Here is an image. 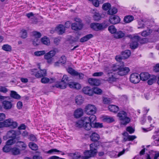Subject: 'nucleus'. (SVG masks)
<instances>
[{
    "mask_svg": "<svg viewBox=\"0 0 159 159\" xmlns=\"http://www.w3.org/2000/svg\"><path fill=\"white\" fill-rule=\"evenodd\" d=\"M16 137V132L14 130H11L8 131L6 135L7 139H15Z\"/></svg>",
    "mask_w": 159,
    "mask_h": 159,
    "instance_id": "obj_13",
    "label": "nucleus"
},
{
    "mask_svg": "<svg viewBox=\"0 0 159 159\" xmlns=\"http://www.w3.org/2000/svg\"><path fill=\"white\" fill-rule=\"evenodd\" d=\"M16 142L15 140H8L6 144L10 146L14 144Z\"/></svg>",
    "mask_w": 159,
    "mask_h": 159,
    "instance_id": "obj_57",
    "label": "nucleus"
},
{
    "mask_svg": "<svg viewBox=\"0 0 159 159\" xmlns=\"http://www.w3.org/2000/svg\"><path fill=\"white\" fill-rule=\"evenodd\" d=\"M2 49L6 51L10 52L11 50V47L10 45L6 44L2 46Z\"/></svg>",
    "mask_w": 159,
    "mask_h": 159,
    "instance_id": "obj_37",
    "label": "nucleus"
},
{
    "mask_svg": "<svg viewBox=\"0 0 159 159\" xmlns=\"http://www.w3.org/2000/svg\"><path fill=\"white\" fill-rule=\"evenodd\" d=\"M29 146L30 148L34 150H37L38 148L37 145L33 143H30Z\"/></svg>",
    "mask_w": 159,
    "mask_h": 159,
    "instance_id": "obj_43",
    "label": "nucleus"
},
{
    "mask_svg": "<svg viewBox=\"0 0 159 159\" xmlns=\"http://www.w3.org/2000/svg\"><path fill=\"white\" fill-rule=\"evenodd\" d=\"M108 109L110 111L114 113H116L119 110V108L117 106L114 105H109Z\"/></svg>",
    "mask_w": 159,
    "mask_h": 159,
    "instance_id": "obj_26",
    "label": "nucleus"
},
{
    "mask_svg": "<svg viewBox=\"0 0 159 159\" xmlns=\"http://www.w3.org/2000/svg\"><path fill=\"white\" fill-rule=\"evenodd\" d=\"M152 32V30L148 28L147 30H143L141 32V35L143 36L146 37L150 35Z\"/></svg>",
    "mask_w": 159,
    "mask_h": 159,
    "instance_id": "obj_25",
    "label": "nucleus"
},
{
    "mask_svg": "<svg viewBox=\"0 0 159 159\" xmlns=\"http://www.w3.org/2000/svg\"><path fill=\"white\" fill-rule=\"evenodd\" d=\"M104 0H92L93 5L96 7H98L99 5V2H102Z\"/></svg>",
    "mask_w": 159,
    "mask_h": 159,
    "instance_id": "obj_46",
    "label": "nucleus"
},
{
    "mask_svg": "<svg viewBox=\"0 0 159 159\" xmlns=\"http://www.w3.org/2000/svg\"><path fill=\"white\" fill-rule=\"evenodd\" d=\"M150 77V75L148 72L142 73L139 75L140 80L143 81L147 80Z\"/></svg>",
    "mask_w": 159,
    "mask_h": 159,
    "instance_id": "obj_19",
    "label": "nucleus"
},
{
    "mask_svg": "<svg viewBox=\"0 0 159 159\" xmlns=\"http://www.w3.org/2000/svg\"><path fill=\"white\" fill-rule=\"evenodd\" d=\"M129 71L128 67H122L119 65H116L113 66L111 70L108 71L107 80L111 83L115 82L119 78V75L122 76L126 75Z\"/></svg>",
    "mask_w": 159,
    "mask_h": 159,
    "instance_id": "obj_2",
    "label": "nucleus"
},
{
    "mask_svg": "<svg viewBox=\"0 0 159 159\" xmlns=\"http://www.w3.org/2000/svg\"><path fill=\"white\" fill-rule=\"evenodd\" d=\"M120 20V19L118 16L116 15H111L109 17L108 21L112 24H116L119 23Z\"/></svg>",
    "mask_w": 159,
    "mask_h": 159,
    "instance_id": "obj_12",
    "label": "nucleus"
},
{
    "mask_svg": "<svg viewBox=\"0 0 159 159\" xmlns=\"http://www.w3.org/2000/svg\"><path fill=\"white\" fill-rule=\"evenodd\" d=\"M3 150L5 152H9L11 149V147L8 145L6 144V145L3 148Z\"/></svg>",
    "mask_w": 159,
    "mask_h": 159,
    "instance_id": "obj_50",
    "label": "nucleus"
},
{
    "mask_svg": "<svg viewBox=\"0 0 159 159\" xmlns=\"http://www.w3.org/2000/svg\"><path fill=\"white\" fill-rule=\"evenodd\" d=\"M108 30L111 34H115L116 32V29L113 25L109 26L108 28Z\"/></svg>",
    "mask_w": 159,
    "mask_h": 159,
    "instance_id": "obj_38",
    "label": "nucleus"
},
{
    "mask_svg": "<svg viewBox=\"0 0 159 159\" xmlns=\"http://www.w3.org/2000/svg\"><path fill=\"white\" fill-rule=\"evenodd\" d=\"M69 87L71 88H74L77 89H80L81 88V85L78 83L71 82L69 84Z\"/></svg>",
    "mask_w": 159,
    "mask_h": 159,
    "instance_id": "obj_21",
    "label": "nucleus"
},
{
    "mask_svg": "<svg viewBox=\"0 0 159 159\" xmlns=\"http://www.w3.org/2000/svg\"><path fill=\"white\" fill-rule=\"evenodd\" d=\"M41 81L43 84H47L49 82V79L47 77H43L41 79Z\"/></svg>",
    "mask_w": 159,
    "mask_h": 159,
    "instance_id": "obj_53",
    "label": "nucleus"
},
{
    "mask_svg": "<svg viewBox=\"0 0 159 159\" xmlns=\"http://www.w3.org/2000/svg\"><path fill=\"white\" fill-rule=\"evenodd\" d=\"M88 81L89 84L92 85L98 86L100 84L99 80L96 79L90 78L88 79Z\"/></svg>",
    "mask_w": 159,
    "mask_h": 159,
    "instance_id": "obj_16",
    "label": "nucleus"
},
{
    "mask_svg": "<svg viewBox=\"0 0 159 159\" xmlns=\"http://www.w3.org/2000/svg\"><path fill=\"white\" fill-rule=\"evenodd\" d=\"M125 35L124 33L121 31H119L114 34V37L116 39H120L123 37Z\"/></svg>",
    "mask_w": 159,
    "mask_h": 159,
    "instance_id": "obj_30",
    "label": "nucleus"
},
{
    "mask_svg": "<svg viewBox=\"0 0 159 159\" xmlns=\"http://www.w3.org/2000/svg\"><path fill=\"white\" fill-rule=\"evenodd\" d=\"M83 25L82 24L74 23L72 24L71 27L72 30L75 31H78L81 30L82 28Z\"/></svg>",
    "mask_w": 159,
    "mask_h": 159,
    "instance_id": "obj_15",
    "label": "nucleus"
},
{
    "mask_svg": "<svg viewBox=\"0 0 159 159\" xmlns=\"http://www.w3.org/2000/svg\"><path fill=\"white\" fill-rule=\"evenodd\" d=\"M154 78H151L148 81L147 83L149 85H152L154 83Z\"/></svg>",
    "mask_w": 159,
    "mask_h": 159,
    "instance_id": "obj_62",
    "label": "nucleus"
},
{
    "mask_svg": "<svg viewBox=\"0 0 159 159\" xmlns=\"http://www.w3.org/2000/svg\"><path fill=\"white\" fill-rule=\"evenodd\" d=\"M83 114V110L81 108L77 109L74 112V116L76 118H79L82 116Z\"/></svg>",
    "mask_w": 159,
    "mask_h": 159,
    "instance_id": "obj_18",
    "label": "nucleus"
},
{
    "mask_svg": "<svg viewBox=\"0 0 159 159\" xmlns=\"http://www.w3.org/2000/svg\"><path fill=\"white\" fill-rule=\"evenodd\" d=\"M4 121L6 127H10L11 128L14 129L16 128L17 126V123L16 121H13L11 119L6 120Z\"/></svg>",
    "mask_w": 159,
    "mask_h": 159,
    "instance_id": "obj_9",
    "label": "nucleus"
},
{
    "mask_svg": "<svg viewBox=\"0 0 159 159\" xmlns=\"http://www.w3.org/2000/svg\"><path fill=\"white\" fill-rule=\"evenodd\" d=\"M59 34H62L65 33V27L61 24L58 25L55 29Z\"/></svg>",
    "mask_w": 159,
    "mask_h": 159,
    "instance_id": "obj_14",
    "label": "nucleus"
},
{
    "mask_svg": "<svg viewBox=\"0 0 159 159\" xmlns=\"http://www.w3.org/2000/svg\"><path fill=\"white\" fill-rule=\"evenodd\" d=\"M96 119L95 115L82 117L75 122V126L78 128H83L87 130H90L92 127L96 128H102L103 126L102 123L94 122Z\"/></svg>",
    "mask_w": 159,
    "mask_h": 159,
    "instance_id": "obj_1",
    "label": "nucleus"
},
{
    "mask_svg": "<svg viewBox=\"0 0 159 159\" xmlns=\"http://www.w3.org/2000/svg\"><path fill=\"white\" fill-rule=\"evenodd\" d=\"M75 102L78 105L82 104L84 102L83 98L81 95L77 96L75 98Z\"/></svg>",
    "mask_w": 159,
    "mask_h": 159,
    "instance_id": "obj_28",
    "label": "nucleus"
},
{
    "mask_svg": "<svg viewBox=\"0 0 159 159\" xmlns=\"http://www.w3.org/2000/svg\"><path fill=\"white\" fill-rule=\"evenodd\" d=\"M104 73L102 72H95L93 74V76H101L103 75Z\"/></svg>",
    "mask_w": 159,
    "mask_h": 159,
    "instance_id": "obj_58",
    "label": "nucleus"
},
{
    "mask_svg": "<svg viewBox=\"0 0 159 159\" xmlns=\"http://www.w3.org/2000/svg\"><path fill=\"white\" fill-rule=\"evenodd\" d=\"M117 12V9L114 7L110 8L108 11L107 13L109 15H113L116 14Z\"/></svg>",
    "mask_w": 159,
    "mask_h": 159,
    "instance_id": "obj_35",
    "label": "nucleus"
},
{
    "mask_svg": "<svg viewBox=\"0 0 159 159\" xmlns=\"http://www.w3.org/2000/svg\"><path fill=\"white\" fill-rule=\"evenodd\" d=\"M134 20L133 16L130 15L127 16L124 18V21L126 23H129L131 22Z\"/></svg>",
    "mask_w": 159,
    "mask_h": 159,
    "instance_id": "obj_33",
    "label": "nucleus"
},
{
    "mask_svg": "<svg viewBox=\"0 0 159 159\" xmlns=\"http://www.w3.org/2000/svg\"><path fill=\"white\" fill-rule=\"evenodd\" d=\"M97 109L95 106L93 105L88 104L85 108V112L88 115L90 116L94 115Z\"/></svg>",
    "mask_w": 159,
    "mask_h": 159,
    "instance_id": "obj_7",
    "label": "nucleus"
},
{
    "mask_svg": "<svg viewBox=\"0 0 159 159\" xmlns=\"http://www.w3.org/2000/svg\"><path fill=\"white\" fill-rule=\"evenodd\" d=\"M111 6V5L109 3H105L103 5L102 8L104 10L107 11L110 8Z\"/></svg>",
    "mask_w": 159,
    "mask_h": 159,
    "instance_id": "obj_45",
    "label": "nucleus"
},
{
    "mask_svg": "<svg viewBox=\"0 0 159 159\" xmlns=\"http://www.w3.org/2000/svg\"><path fill=\"white\" fill-rule=\"evenodd\" d=\"M46 70L45 69L43 70H40L38 71L35 74V76L37 78H40L42 77H44L46 75Z\"/></svg>",
    "mask_w": 159,
    "mask_h": 159,
    "instance_id": "obj_17",
    "label": "nucleus"
},
{
    "mask_svg": "<svg viewBox=\"0 0 159 159\" xmlns=\"http://www.w3.org/2000/svg\"><path fill=\"white\" fill-rule=\"evenodd\" d=\"M111 102L110 99L107 98H104L103 99V102L104 104H109Z\"/></svg>",
    "mask_w": 159,
    "mask_h": 159,
    "instance_id": "obj_61",
    "label": "nucleus"
},
{
    "mask_svg": "<svg viewBox=\"0 0 159 159\" xmlns=\"http://www.w3.org/2000/svg\"><path fill=\"white\" fill-rule=\"evenodd\" d=\"M56 53L55 51L54 50H51L48 53L45 54L44 58L47 60L48 63L51 64L52 63V57L55 56Z\"/></svg>",
    "mask_w": 159,
    "mask_h": 159,
    "instance_id": "obj_8",
    "label": "nucleus"
},
{
    "mask_svg": "<svg viewBox=\"0 0 159 159\" xmlns=\"http://www.w3.org/2000/svg\"><path fill=\"white\" fill-rule=\"evenodd\" d=\"M75 76H78L79 79H82L84 77V75L82 73H79L78 72V73L77 74V75H75Z\"/></svg>",
    "mask_w": 159,
    "mask_h": 159,
    "instance_id": "obj_64",
    "label": "nucleus"
},
{
    "mask_svg": "<svg viewBox=\"0 0 159 159\" xmlns=\"http://www.w3.org/2000/svg\"><path fill=\"white\" fill-rule=\"evenodd\" d=\"M67 71L69 73L74 76L76 75L78 73V72L76 71L72 68L70 67H68V68L67 69Z\"/></svg>",
    "mask_w": 159,
    "mask_h": 159,
    "instance_id": "obj_34",
    "label": "nucleus"
},
{
    "mask_svg": "<svg viewBox=\"0 0 159 159\" xmlns=\"http://www.w3.org/2000/svg\"><path fill=\"white\" fill-rule=\"evenodd\" d=\"M8 90L6 87L0 86V92L4 93H7Z\"/></svg>",
    "mask_w": 159,
    "mask_h": 159,
    "instance_id": "obj_52",
    "label": "nucleus"
},
{
    "mask_svg": "<svg viewBox=\"0 0 159 159\" xmlns=\"http://www.w3.org/2000/svg\"><path fill=\"white\" fill-rule=\"evenodd\" d=\"M83 91L84 94L89 96H92L93 95V89L89 87H84L83 89Z\"/></svg>",
    "mask_w": 159,
    "mask_h": 159,
    "instance_id": "obj_20",
    "label": "nucleus"
},
{
    "mask_svg": "<svg viewBox=\"0 0 159 159\" xmlns=\"http://www.w3.org/2000/svg\"><path fill=\"white\" fill-rule=\"evenodd\" d=\"M32 33L33 36L36 38V39H38L41 36V34L39 32L34 31L32 32Z\"/></svg>",
    "mask_w": 159,
    "mask_h": 159,
    "instance_id": "obj_48",
    "label": "nucleus"
},
{
    "mask_svg": "<svg viewBox=\"0 0 159 159\" xmlns=\"http://www.w3.org/2000/svg\"><path fill=\"white\" fill-rule=\"evenodd\" d=\"M16 146L19 147H21L23 148L22 150H25L27 146L25 144L21 141L17 142L16 143Z\"/></svg>",
    "mask_w": 159,
    "mask_h": 159,
    "instance_id": "obj_42",
    "label": "nucleus"
},
{
    "mask_svg": "<svg viewBox=\"0 0 159 159\" xmlns=\"http://www.w3.org/2000/svg\"><path fill=\"white\" fill-rule=\"evenodd\" d=\"M66 57L64 55H62L61 57V58L60 60V61L61 63L62 64H64L66 62Z\"/></svg>",
    "mask_w": 159,
    "mask_h": 159,
    "instance_id": "obj_55",
    "label": "nucleus"
},
{
    "mask_svg": "<svg viewBox=\"0 0 159 159\" xmlns=\"http://www.w3.org/2000/svg\"><path fill=\"white\" fill-rule=\"evenodd\" d=\"M109 25V24L107 21H105L101 23H92L90 24V27L93 30L96 31H98L106 28Z\"/></svg>",
    "mask_w": 159,
    "mask_h": 159,
    "instance_id": "obj_4",
    "label": "nucleus"
},
{
    "mask_svg": "<svg viewBox=\"0 0 159 159\" xmlns=\"http://www.w3.org/2000/svg\"><path fill=\"white\" fill-rule=\"evenodd\" d=\"M140 40V37L139 36H135L132 39V42L130 44V47L131 49H134L138 46V42Z\"/></svg>",
    "mask_w": 159,
    "mask_h": 159,
    "instance_id": "obj_10",
    "label": "nucleus"
},
{
    "mask_svg": "<svg viewBox=\"0 0 159 159\" xmlns=\"http://www.w3.org/2000/svg\"><path fill=\"white\" fill-rule=\"evenodd\" d=\"M123 135L124 136L126 137V138H124L123 139H135L137 138L136 136L135 135H129L128 133L126 132H124Z\"/></svg>",
    "mask_w": 159,
    "mask_h": 159,
    "instance_id": "obj_32",
    "label": "nucleus"
},
{
    "mask_svg": "<svg viewBox=\"0 0 159 159\" xmlns=\"http://www.w3.org/2000/svg\"><path fill=\"white\" fill-rule=\"evenodd\" d=\"M131 54V52L129 50H126L122 52L121 53V56L123 59H125L128 58Z\"/></svg>",
    "mask_w": 159,
    "mask_h": 159,
    "instance_id": "obj_29",
    "label": "nucleus"
},
{
    "mask_svg": "<svg viewBox=\"0 0 159 159\" xmlns=\"http://www.w3.org/2000/svg\"><path fill=\"white\" fill-rule=\"evenodd\" d=\"M126 130L131 134L134 133V129L130 126L127 127L126 128Z\"/></svg>",
    "mask_w": 159,
    "mask_h": 159,
    "instance_id": "obj_54",
    "label": "nucleus"
},
{
    "mask_svg": "<svg viewBox=\"0 0 159 159\" xmlns=\"http://www.w3.org/2000/svg\"><path fill=\"white\" fill-rule=\"evenodd\" d=\"M153 70L154 72H159V63L157 64L153 67Z\"/></svg>",
    "mask_w": 159,
    "mask_h": 159,
    "instance_id": "obj_59",
    "label": "nucleus"
},
{
    "mask_svg": "<svg viewBox=\"0 0 159 159\" xmlns=\"http://www.w3.org/2000/svg\"><path fill=\"white\" fill-rule=\"evenodd\" d=\"M45 51L44 50H42L38 51H36L34 52V54L36 56H39L45 54Z\"/></svg>",
    "mask_w": 159,
    "mask_h": 159,
    "instance_id": "obj_47",
    "label": "nucleus"
},
{
    "mask_svg": "<svg viewBox=\"0 0 159 159\" xmlns=\"http://www.w3.org/2000/svg\"><path fill=\"white\" fill-rule=\"evenodd\" d=\"M93 19L95 21H98L101 19V16L98 13H95L93 16Z\"/></svg>",
    "mask_w": 159,
    "mask_h": 159,
    "instance_id": "obj_49",
    "label": "nucleus"
},
{
    "mask_svg": "<svg viewBox=\"0 0 159 159\" xmlns=\"http://www.w3.org/2000/svg\"><path fill=\"white\" fill-rule=\"evenodd\" d=\"M69 155L71 157L74 159H79L81 157V156L79 153L77 152L75 153H70Z\"/></svg>",
    "mask_w": 159,
    "mask_h": 159,
    "instance_id": "obj_36",
    "label": "nucleus"
},
{
    "mask_svg": "<svg viewBox=\"0 0 159 159\" xmlns=\"http://www.w3.org/2000/svg\"><path fill=\"white\" fill-rule=\"evenodd\" d=\"M93 93H95L96 94H100L102 92V90L98 87L94 88L93 89Z\"/></svg>",
    "mask_w": 159,
    "mask_h": 159,
    "instance_id": "obj_41",
    "label": "nucleus"
},
{
    "mask_svg": "<svg viewBox=\"0 0 159 159\" xmlns=\"http://www.w3.org/2000/svg\"><path fill=\"white\" fill-rule=\"evenodd\" d=\"M41 42L43 44L48 45L50 44V41L48 38L46 36H44L41 39Z\"/></svg>",
    "mask_w": 159,
    "mask_h": 159,
    "instance_id": "obj_31",
    "label": "nucleus"
},
{
    "mask_svg": "<svg viewBox=\"0 0 159 159\" xmlns=\"http://www.w3.org/2000/svg\"><path fill=\"white\" fill-rule=\"evenodd\" d=\"M93 36L92 34H87L81 38L80 40V41L81 43L84 42L92 38Z\"/></svg>",
    "mask_w": 159,
    "mask_h": 159,
    "instance_id": "obj_24",
    "label": "nucleus"
},
{
    "mask_svg": "<svg viewBox=\"0 0 159 159\" xmlns=\"http://www.w3.org/2000/svg\"><path fill=\"white\" fill-rule=\"evenodd\" d=\"M68 77L66 75H64L61 82L56 84L55 86L57 88L62 89H65L67 85H69Z\"/></svg>",
    "mask_w": 159,
    "mask_h": 159,
    "instance_id": "obj_6",
    "label": "nucleus"
},
{
    "mask_svg": "<svg viewBox=\"0 0 159 159\" xmlns=\"http://www.w3.org/2000/svg\"><path fill=\"white\" fill-rule=\"evenodd\" d=\"M130 81L134 84H137L140 81L139 75L137 73H133L130 76Z\"/></svg>",
    "mask_w": 159,
    "mask_h": 159,
    "instance_id": "obj_11",
    "label": "nucleus"
},
{
    "mask_svg": "<svg viewBox=\"0 0 159 159\" xmlns=\"http://www.w3.org/2000/svg\"><path fill=\"white\" fill-rule=\"evenodd\" d=\"M2 104L4 106V108L6 109H10L12 107V104L11 103L8 101H3L2 102Z\"/></svg>",
    "mask_w": 159,
    "mask_h": 159,
    "instance_id": "obj_23",
    "label": "nucleus"
},
{
    "mask_svg": "<svg viewBox=\"0 0 159 159\" xmlns=\"http://www.w3.org/2000/svg\"><path fill=\"white\" fill-rule=\"evenodd\" d=\"M143 22L142 20L138 22V24L139 26L138 27V29L143 28H144L145 25Z\"/></svg>",
    "mask_w": 159,
    "mask_h": 159,
    "instance_id": "obj_56",
    "label": "nucleus"
},
{
    "mask_svg": "<svg viewBox=\"0 0 159 159\" xmlns=\"http://www.w3.org/2000/svg\"><path fill=\"white\" fill-rule=\"evenodd\" d=\"M10 96L11 97L16 99H19L21 97L20 96L14 91H11Z\"/></svg>",
    "mask_w": 159,
    "mask_h": 159,
    "instance_id": "obj_27",
    "label": "nucleus"
},
{
    "mask_svg": "<svg viewBox=\"0 0 159 159\" xmlns=\"http://www.w3.org/2000/svg\"><path fill=\"white\" fill-rule=\"evenodd\" d=\"M94 142L90 145V150H86L84 152L85 156L89 157V158L94 156L97 153V148L99 143L97 140H92Z\"/></svg>",
    "mask_w": 159,
    "mask_h": 159,
    "instance_id": "obj_3",
    "label": "nucleus"
},
{
    "mask_svg": "<svg viewBox=\"0 0 159 159\" xmlns=\"http://www.w3.org/2000/svg\"><path fill=\"white\" fill-rule=\"evenodd\" d=\"M20 134H21L24 137H26L28 135V132L26 131H24L22 132L20 131Z\"/></svg>",
    "mask_w": 159,
    "mask_h": 159,
    "instance_id": "obj_63",
    "label": "nucleus"
},
{
    "mask_svg": "<svg viewBox=\"0 0 159 159\" xmlns=\"http://www.w3.org/2000/svg\"><path fill=\"white\" fill-rule=\"evenodd\" d=\"M103 120L104 122L110 123H111L114 121V120L113 118L112 117H108L107 116H106L104 118Z\"/></svg>",
    "mask_w": 159,
    "mask_h": 159,
    "instance_id": "obj_39",
    "label": "nucleus"
},
{
    "mask_svg": "<svg viewBox=\"0 0 159 159\" xmlns=\"http://www.w3.org/2000/svg\"><path fill=\"white\" fill-rule=\"evenodd\" d=\"M22 34L21 35V38L23 39H25L27 37V32L26 30L24 29L21 30Z\"/></svg>",
    "mask_w": 159,
    "mask_h": 159,
    "instance_id": "obj_51",
    "label": "nucleus"
},
{
    "mask_svg": "<svg viewBox=\"0 0 159 159\" xmlns=\"http://www.w3.org/2000/svg\"><path fill=\"white\" fill-rule=\"evenodd\" d=\"M115 59L117 61H119V62L117 63L116 64L114 65L113 66L116 65H119L120 66H122V67H124V64L123 62L121 61L122 59H123L122 57V56H120V55L116 56L115 57Z\"/></svg>",
    "mask_w": 159,
    "mask_h": 159,
    "instance_id": "obj_22",
    "label": "nucleus"
},
{
    "mask_svg": "<svg viewBox=\"0 0 159 159\" xmlns=\"http://www.w3.org/2000/svg\"><path fill=\"white\" fill-rule=\"evenodd\" d=\"M117 116L119 117L120 120L121 121V125H125L130 121L129 118L127 117L126 113L124 111H121L117 114Z\"/></svg>",
    "mask_w": 159,
    "mask_h": 159,
    "instance_id": "obj_5",
    "label": "nucleus"
},
{
    "mask_svg": "<svg viewBox=\"0 0 159 159\" xmlns=\"http://www.w3.org/2000/svg\"><path fill=\"white\" fill-rule=\"evenodd\" d=\"M27 126L24 124H21L18 127V129L19 130L25 129Z\"/></svg>",
    "mask_w": 159,
    "mask_h": 159,
    "instance_id": "obj_60",
    "label": "nucleus"
},
{
    "mask_svg": "<svg viewBox=\"0 0 159 159\" xmlns=\"http://www.w3.org/2000/svg\"><path fill=\"white\" fill-rule=\"evenodd\" d=\"M11 152L13 155H17L20 154V150L16 148H14L11 149Z\"/></svg>",
    "mask_w": 159,
    "mask_h": 159,
    "instance_id": "obj_44",
    "label": "nucleus"
},
{
    "mask_svg": "<svg viewBox=\"0 0 159 159\" xmlns=\"http://www.w3.org/2000/svg\"><path fill=\"white\" fill-rule=\"evenodd\" d=\"M91 139H99L100 136L96 132H93L90 136Z\"/></svg>",
    "mask_w": 159,
    "mask_h": 159,
    "instance_id": "obj_40",
    "label": "nucleus"
}]
</instances>
